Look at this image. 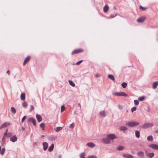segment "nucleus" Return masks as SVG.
<instances>
[{"label": "nucleus", "mask_w": 158, "mask_h": 158, "mask_svg": "<svg viewBox=\"0 0 158 158\" xmlns=\"http://www.w3.org/2000/svg\"><path fill=\"white\" fill-rule=\"evenodd\" d=\"M139 122L132 121L127 122L126 123V125L130 127H133L139 125Z\"/></svg>", "instance_id": "nucleus-1"}, {"label": "nucleus", "mask_w": 158, "mask_h": 158, "mask_svg": "<svg viewBox=\"0 0 158 158\" xmlns=\"http://www.w3.org/2000/svg\"><path fill=\"white\" fill-rule=\"evenodd\" d=\"M112 95L116 96H124L127 97V94L123 92H114L112 93Z\"/></svg>", "instance_id": "nucleus-2"}, {"label": "nucleus", "mask_w": 158, "mask_h": 158, "mask_svg": "<svg viewBox=\"0 0 158 158\" xmlns=\"http://www.w3.org/2000/svg\"><path fill=\"white\" fill-rule=\"evenodd\" d=\"M153 124L151 123H146L140 126V127L143 129H145L153 126Z\"/></svg>", "instance_id": "nucleus-3"}, {"label": "nucleus", "mask_w": 158, "mask_h": 158, "mask_svg": "<svg viewBox=\"0 0 158 158\" xmlns=\"http://www.w3.org/2000/svg\"><path fill=\"white\" fill-rule=\"evenodd\" d=\"M102 140L103 143L106 144H110L111 142L110 140H109V138L107 137L106 138H104L102 139Z\"/></svg>", "instance_id": "nucleus-4"}, {"label": "nucleus", "mask_w": 158, "mask_h": 158, "mask_svg": "<svg viewBox=\"0 0 158 158\" xmlns=\"http://www.w3.org/2000/svg\"><path fill=\"white\" fill-rule=\"evenodd\" d=\"M106 137H108L110 140H113L117 138L114 134H113L107 135Z\"/></svg>", "instance_id": "nucleus-5"}, {"label": "nucleus", "mask_w": 158, "mask_h": 158, "mask_svg": "<svg viewBox=\"0 0 158 158\" xmlns=\"http://www.w3.org/2000/svg\"><path fill=\"white\" fill-rule=\"evenodd\" d=\"M146 17H141L139 18L137 20V22L139 23H142L145 20Z\"/></svg>", "instance_id": "nucleus-6"}, {"label": "nucleus", "mask_w": 158, "mask_h": 158, "mask_svg": "<svg viewBox=\"0 0 158 158\" xmlns=\"http://www.w3.org/2000/svg\"><path fill=\"white\" fill-rule=\"evenodd\" d=\"M28 122H32L34 126H35L36 125V121L35 119L34 118H30L28 119Z\"/></svg>", "instance_id": "nucleus-7"}, {"label": "nucleus", "mask_w": 158, "mask_h": 158, "mask_svg": "<svg viewBox=\"0 0 158 158\" xmlns=\"http://www.w3.org/2000/svg\"><path fill=\"white\" fill-rule=\"evenodd\" d=\"M149 147L155 150H158V145L156 144H151L149 145Z\"/></svg>", "instance_id": "nucleus-8"}, {"label": "nucleus", "mask_w": 158, "mask_h": 158, "mask_svg": "<svg viewBox=\"0 0 158 158\" xmlns=\"http://www.w3.org/2000/svg\"><path fill=\"white\" fill-rule=\"evenodd\" d=\"M137 155L141 158H143L144 157V153L143 151L138 152L137 153Z\"/></svg>", "instance_id": "nucleus-9"}, {"label": "nucleus", "mask_w": 158, "mask_h": 158, "mask_svg": "<svg viewBox=\"0 0 158 158\" xmlns=\"http://www.w3.org/2000/svg\"><path fill=\"white\" fill-rule=\"evenodd\" d=\"M123 156L125 158H134V157L129 154H124L123 155Z\"/></svg>", "instance_id": "nucleus-10"}, {"label": "nucleus", "mask_w": 158, "mask_h": 158, "mask_svg": "<svg viewBox=\"0 0 158 158\" xmlns=\"http://www.w3.org/2000/svg\"><path fill=\"white\" fill-rule=\"evenodd\" d=\"M86 145L90 148H93L96 145L94 143L92 142H89L87 143Z\"/></svg>", "instance_id": "nucleus-11"}, {"label": "nucleus", "mask_w": 158, "mask_h": 158, "mask_svg": "<svg viewBox=\"0 0 158 158\" xmlns=\"http://www.w3.org/2000/svg\"><path fill=\"white\" fill-rule=\"evenodd\" d=\"M10 125V123L8 122L4 123L1 126V127H0V129H2L3 128L5 127H6L7 126Z\"/></svg>", "instance_id": "nucleus-12"}, {"label": "nucleus", "mask_w": 158, "mask_h": 158, "mask_svg": "<svg viewBox=\"0 0 158 158\" xmlns=\"http://www.w3.org/2000/svg\"><path fill=\"white\" fill-rule=\"evenodd\" d=\"M30 59L31 57L30 56H28L25 59L23 63L24 66L30 60Z\"/></svg>", "instance_id": "nucleus-13"}, {"label": "nucleus", "mask_w": 158, "mask_h": 158, "mask_svg": "<svg viewBox=\"0 0 158 158\" xmlns=\"http://www.w3.org/2000/svg\"><path fill=\"white\" fill-rule=\"evenodd\" d=\"M99 113L100 115L103 117H105L106 115V113L105 110L101 111Z\"/></svg>", "instance_id": "nucleus-14"}, {"label": "nucleus", "mask_w": 158, "mask_h": 158, "mask_svg": "<svg viewBox=\"0 0 158 158\" xmlns=\"http://www.w3.org/2000/svg\"><path fill=\"white\" fill-rule=\"evenodd\" d=\"M43 145L44 146V150L45 151L46 150L48 147V143L47 142H44L43 143Z\"/></svg>", "instance_id": "nucleus-15"}, {"label": "nucleus", "mask_w": 158, "mask_h": 158, "mask_svg": "<svg viewBox=\"0 0 158 158\" xmlns=\"http://www.w3.org/2000/svg\"><path fill=\"white\" fill-rule=\"evenodd\" d=\"M17 140V138L15 135L11 137L10 138V141L13 142H15Z\"/></svg>", "instance_id": "nucleus-16"}, {"label": "nucleus", "mask_w": 158, "mask_h": 158, "mask_svg": "<svg viewBox=\"0 0 158 158\" xmlns=\"http://www.w3.org/2000/svg\"><path fill=\"white\" fill-rule=\"evenodd\" d=\"M36 118L39 122H41L42 120V118L41 116L39 114H37L36 115Z\"/></svg>", "instance_id": "nucleus-17"}, {"label": "nucleus", "mask_w": 158, "mask_h": 158, "mask_svg": "<svg viewBox=\"0 0 158 158\" xmlns=\"http://www.w3.org/2000/svg\"><path fill=\"white\" fill-rule=\"evenodd\" d=\"M109 7L107 5H106L103 7V11L105 13H106L109 10Z\"/></svg>", "instance_id": "nucleus-18"}, {"label": "nucleus", "mask_w": 158, "mask_h": 158, "mask_svg": "<svg viewBox=\"0 0 158 158\" xmlns=\"http://www.w3.org/2000/svg\"><path fill=\"white\" fill-rule=\"evenodd\" d=\"M21 99L22 101H24L25 98V94L24 93H22L20 96Z\"/></svg>", "instance_id": "nucleus-19"}, {"label": "nucleus", "mask_w": 158, "mask_h": 158, "mask_svg": "<svg viewBox=\"0 0 158 158\" xmlns=\"http://www.w3.org/2000/svg\"><path fill=\"white\" fill-rule=\"evenodd\" d=\"M158 85V81H155L154 82L153 84L152 85V88L155 89H156Z\"/></svg>", "instance_id": "nucleus-20"}, {"label": "nucleus", "mask_w": 158, "mask_h": 158, "mask_svg": "<svg viewBox=\"0 0 158 158\" xmlns=\"http://www.w3.org/2000/svg\"><path fill=\"white\" fill-rule=\"evenodd\" d=\"M54 147V145L53 143L48 148V150L49 152H51L53 150Z\"/></svg>", "instance_id": "nucleus-21"}, {"label": "nucleus", "mask_w": 158, "mask_h": 158, "mask_svg": "<svg viewBox=\"0 0 158 158\" xmlns=\"http://www.w3.org/2000/svg\"><path fill=\"white\" fill-rule=\"evenodd\" d=\"M135 135L137 138H139L140 137V133L139 131L136 130L135 131Z\"/></svg>", "instance_id": "nucleus-22"}, {"label": "nucleus", "mask_w": 158, "mask_h": 158, "mask_svg": "<svg viewBox=\"0 0 158 158\" xmlns=\"http://www.w3.org/2000/svg\"><path fill=\"white\" fill-rule=\"evenodd\" d=\"M124 147L122 146H118L117 148L116 149L117 150L121 151L123 150L124 149Z\"/></svg>", "instance_id": "nucleus-23"}, {"label": "nucleus", "mask_w": 158, "mask_h": 158, "mask_svg": "<svg viewBox=\"0 0 158 158\" xmlns=\"http://www.w3.org/2000/svg\"><path fill=\"white\" fill-rule=\"evenodd\" d=\"M119 129L121 131H123L127 130V128L126 127L122 126L120 127Z\"/></svg>", "instance_id": "nucleus-24"}, {"label": "nucleus", "mask_w": 158, "mask_h": 158, "mask_svg": "<svg viewBox=\"0 0 158 158\" xmlns=\"http://www.w3.org/2000/svg\"><path fill=\"white\" fill-rule=\"evenodd\" d=\"M108 77L111 79L112 81H114L115 80V78L114 76L111 74H109L108 75Z\"/></svg>", "instance_id": "nucleus-25"}, {"label": "nucleus", "mask_w": 158, "mask_h": 158, "mask_svg": "<svg viewBox=\"0 0 158 158\" xmlns=\"http://www.w3.org/2000/svg\"><path fill=\"white\" fill-rule=\"evenodd\" d=\"M154 155V154L153 152H152L150 153H149L148 154H147V156H148V157L150 158H152L153 157Z\"/></svg>", "instance_id": "nucleus-26"}, {"label": "nucleus", "mask_w": 158, "mask_h": 158, "mask_svg": "<svg viewBox=\"0 0 158 158\" xmlns=\"http://www.w3.org/2000/svg\"><path fill=\"white\" fill-rule=\"evenodd\" d=\"M147 140L149 141H152L153 140V138L152 135H149L147 137Z\"/></svg>", "instance_id": "nucleus-27"}, {"label": "nucleus", "mask_w": 158, "mask_h": 158, "mask_svg": "<svg viewBox=\"0 0 158 158\" xmlns=\"http://www.w3.org/2000/svg\"><path fill=\"white\" fill-rule=\"evenodd\" d=\"M69 84L73 87H74L75 86V84L72 81L70 80H69Z\"/></svg>", "instance_id": "nucleus-28"}, {"label": "nucleus", "mask_w": 158, "mask_h": 158, "mask_svg": "<svg viewBox=\"0 0 158 158\" xmlns=\"http://www.w3.org/2000/svg\"><path fill=\"white\" fill-rule=\"evenodd\" d=\"M11 111L12 113H13L14 114H15L16 113V110L15 109L14 107H11Z\"/></svg>", "instance_id": "nucleus-29"}, {"label": "nucleus", "mask_w": 158, "mask_h": 158, "mask_svg": "<svg viewBox=\"0 0 158 158\" xmlns=\"http://www.w3.org/2000/svg\"><path fill=\"white\" fill-rule=\"evenodd\" d=\"M79 53V49H77L73 51L72 52V55L75 54H77Z\"/></svg>", "instance_id": "nucleus-30"}, {"label": "nucleus", "mask_w": 158, "mask_h": 158, "mask_svg": "<svg viewBox=\"0 0 158 158\" xmlns=\"http://www.w3.org/2000/svg\"><path fill=\"white\" fill-rule=\"evenodd\" d=\"M56 138V137L54 136H51L48 138V139L51 141L55 140Z\"/></svg>", "instance_id": "nucleus-31"}, {"label": "nucleus", "mask_w": 158, "mask_h": 158, "mask_svg": "<svg viewBox=\"0 0 158 158\" xmlns=\"http://www.w3.org/2000/svg\"><path fill=\"white\" fill-rule=\"evenodd\" d=\"M127 85V84L126 82H123L122 84V86L124 88H125Z\"/></svg>", "instance_id": "nucleus-32"}, {"label": "nucleus", "mask_w": 158, "mask_h": 158, "mask_svg": "<svg viewBox=\"0 0 158 158\" xmlns=\"http://www.w3.org/2000/svg\"><path fill=\"white\" fill-rule=\"evenodd\" d=\"M28 105L27 103L26 102H24L23 103V106L25 108H27Z\"/></svg>", "instance_id": "nucleus-33"}, {"label": "nucleus", "mask_w": 158, "mask_h": 158, "mask_svg": "<svg viewBox=\"0 0 158 158\" xmlns=\"http://www.w3.org/2000/svg\"><path fill=\"white\" fill-rule=\"evenodd\" d=\"M65 110V107L64 105H62L61 107V112H62Z\"/></svg>", "instance_id": "nucleus-34"}, {"label": "nucleus", "mask_w": 158, "mask_h": 158, "mask_svg": "<svg viewBox=\"0 0 158 158\" xmlns=\"http://www.w3.org/2000/svg\"><path fill=\"white\" fill-rule=\"evenodd\" d=\"M40 126L42 128V130H44L45 127V124L44 123H41L40 124Z\"/></svg>", "instance_id": "nucleus-35"}, {"label": "nucleus", "mask_w": 158, "mask_h": 158, "mask_svg": "<svg viewBox=\"0 0 158 158\" xmlns=\"http://www.w3.org/2000/svg\"><path fill=\"white\" fill-rule=\"evenodd\" d=\"M62 128V127H57L56 131V132H58L61 130Z\"/></svg>", "instance_id": "nucleus-36"}, {"label": "nucleus", "mask_w": 158, "mask_h": 158, "mask_svg": "<svg viewBox=\"0 0 158 158\" xmlns=\"http://www.w3.org/2000/svg\"><path fill=\"white\" fill-rule=\"evenodd\" d=\"M139 9H140V10H145V9H146L147 8L146 7H143L141 6H139Z\"/></svg>", "instance_id": "nucleus-37"}, {"label": "nucleus", "mask_w": 158, "mask_h": 158, "mask_svg": "<svg viewBox=\"0 0 158 158\" xmlns=\"http://www.w3.org/2000/svg\"><path fill=\"white\" fill-rule=\"evenodd\" d=\"M134 103H135V104L136 105H137L139 104V101H138V100H134Z\"/></svg>", "instance_id": "nucleus-38"}, {"label": "nucleus", "mask_w": 158, "mask_h": 158, "mask_svg": "<svg viewBox=\"0 0 158 158\" xmlns=\"http://www.w3.org/2000/svg\"><path fill=\"white\" fill-rule=\"evenodd\" d=\"M145 97L144 96L140 97L139 98V100L140 101H143Z\"/></svg>", "instance_id": "nucleus-39"}, {"label": "nucleus", "mask_w": 158, "mask_h": 158, "mask_svg": "<svg viewBox=\"0 0 158 158\" xmlns=\"http://www.w3.org/2000/svg\"><path fill=\"white\" fill-rule=\"evenodd\" d=\"M117 15V13H116L114 15H113L112 14H110V18H114V17H115Z\"/></svg>", "instance_id": "nucleus-40"}, {"label": "nucleus", "mask_w": 158, "mask_h": 158, "mask_svg": "<svg viewBox=\"0 0 158 158\" xmlns=\"http://www.w3.org/2000/svg\"><path fill=\"white\" fill-rule=\"evenodd\" d=\"M5 148H3L2 149V152H1V154H2V155H3V154H4V153L5 152Z\"/></svg>", "instance_id": "nucleus-41"}, {"label": "nucleus", "mask_w": 158, "mask_h": 158, "mask_svg": "<svg viewBox=\"0 0 158 158\" xmlns=\"http://www.w3.org/2000/svg\"><path fill=\"white\" fill-rule=\"evenodd\" d=\"M137 108L136 107H134L131 109V111L132 112L136 110Z\"/></svg>", "instance_id": "nucleus-42"}, {"label": "nucleus", "mask_w": 158, "mask_h": 158, "mask_svg": "<svg viewBox=\"0 0 158 158\" xmlns=\"http://www.w3.org/2000/svg\"><path fill=\"white\" fill-rule=\"evenodd\" d=\"M85 156V153L84 152H83L80 155V157L81 158H82L83 157H84Z\"/></svg>", "instance_id": "nucleus-43"}, {"label": "nucleus", "mask_w": 158, "mask_h": 158, "mask_svg": "<svg viewBox=\"0 0 158 158\" xmlns=\"http://www.w3.org/2000/svg\"><path fill=\"white\" fill-rule=\"evenodd\" d=\"M87 158H97V157L95 156L92 155L89 156Z\"/></svg>", "instance_id": "nucleus-44"}, {"label": "nucleus", "mask_w": 158, "mask_h": 158, "mask_svg": "<svg viewBox=\"0 0 158 158\" xmlns=\"http://www.w3.org/2000/svg\"><path fill=\"white\" fill-rule=\"evenodd\" d=\"M74 124L73 123L71 124L69 126V127L70 128H73L74 127Z\"/></svg>", "instance_id": "nucleus-45"}, {"label": "nucleus", "mask_w": 158, "mask_h": 158, "mask_svg": "<svg viewBox=\"0 0 158 158\" xmlns=\"http://www.w3.org/2000/svg\"><path fill=\"white\" fill-rule=\"evenodd\" d=\"M27 116H23V117L22 118V122L23 123L24 120L25 119Z\"/></svg>", "instance_id": "nucleus-46"}, {"label": "nucleus", "mask_w": 158, "mask_h": 158, "mask_svg": "<svg viewBox=\"0 0 158 158\" xmlns=\"http://www.w3.org/2000/svg\"><path fill=\"white\" fill-rule=\"evenodd\" d=\"M8 137H10L12 135V134L11 133H9L6 135Z\"/></svg>", "instance_id": "nucleus-47"}, {"label": "nucleus", "mask_w": 158, "mask_h": 158, "mask_svg": "<svg viewBox=\"0 0 158 158\" xmlns=\"http://www.w3.org/2000/svg\"><path fill=\"white\" fill-rule=\"evenodd\" d=\"M31 109L30 110V111H31L32 110H34V107L33 106V105H31L30 106Z\"/></svg>", "instance_id": "nucleus-48"}, {"label": "nucleus", "mask_w": 158, "mask_h": 158, "mask_svg": "<svg viewBox=\"0 0 158 158\" xmlns=\"http://www.w3.org/2000/svg\"><path fill=\"white\" fill-rule=\"evenodd\" d=\"M100 74H97L95 75V76L96 77L99 78L100 77Z\"/></svg>", "instance_id": "nucleus-49"}, {"label": "nucleus", "mask_w": 158, "mask_h": 158, "mask_svg": "<svg viewBox=\"0 0 158 158\" xmlns=\"http://www.w3.org/2000/svg\"><path fill=\"white\" fill-rule=\"evenodd\" d=\"M7 131H8V130L6 129V132L4 133V137H5L7 134Z\"/></svg>", "instance_id": "nucleus-50"}, {"label": "nucleus", "mask_w": 158, "mask_h": 158, "mask_svg": "<svg viewBox=\"0 0 158 158\" xmlns=\"http://www.w3.org/2000/svg\"><path fill=\"white\" fill-rule=\"evenodd\" d=\"M6 73L7 74H8L9 75H10V71L9 70H8L7 71Z\"/></svg>", "instance_id": "nucleus-51"}, {"label": "nucleus", "mask_w": 158, "mask_h": 158, "mask_svg": "<svg viewBox=\"0 0 158 158\" xmlns=\"http://www.w3.org/2000/svg\"><path fill=\"white\" fill-rule=\"evenodd\" d=\"M113 8L115 10H117V8L115 6H113Z\"/></svg>", "instance_id": "nucleus-52"}, {"label": "nucleus", "mask_w": 158, "mask_h": 158, "mask_svg": "<svg viewBox=\"0 0 158 158\" xmlns=\"http://www.w3.org/2000/svg\"><path fill=\"white\" fill-rule=\"evenodd\" d=\"M34 145H37V143H36V142L34 143Z\"/></svg>", "instance_id": "nucleus-53"}, {"label": "nucleus", "mask_w": 158, "mask_h": 158, "mask_svg": "<svg viewBox=\"0 0 158 158\" xmlns=\"http://www.w3.org/2000/svg\"><path fill=\"white\" fill-rule=\"evenodd\" d=\"M83 51V50H81V49H80V52H82Z\"/></svg>", "instance_id": "nucleus-54"}, {"label": "nucleus", "mask_w": 158, "mask_h": 158, "mask_svg": "<svg viewBox=\"0 0 158 158\" xmlns=\"http://www.w3.org/2000/svg\"><path fill=\"white\" fill-rule=\"evenodd\" d=\"M22 129L23 130H25V128L23 127H22Z\"/></svg>", "instance_id": "nucleus-55"}, {"label": "nucleus", "mask_w": 158, "mask_h": 158, "mask_svg": "<svg viewBox=\"0 0 158 158\" xmlns=\"http://www.w3.org/2000/svg\"><path fill=\"white\" fill-rule=\"evenodd\" d=\"M79 64V61L77 62L76 63V64Z\"/></svg>", "instance_id": "nucleus-56"}, {"label": "nucleus", "mask_w": 158, "mask_h": 158, "mask_svg": "<svg viewBox=\"0 0 158 158\" xmlns=\"http://www.w3.org/2000/svg\"><path fill=\"white\" fill-rule=\"evenodd\" d=\"M4 140H5L4 138V137H3L2 139V140L4 141Z\"/></svg>", "instance_id": "nucleus-57"}, {"label": "nucleus", "mask_w": 158, "mask_h": 158, "mask_svg": "<svg viewBox=\"0 0 158 158\" xmlns=\"http://www.w3.org/2000/svg\"><path fill=\"white\" fill-rule=\"evenodd\" d=\"M82 61V60H80V64L81 63Z\"/></svg>", "instance_id": "nucleus-58"}, {"label": "nucleus", "mask_w": 158, "mask_h": 158, "mask_svg": "<svg viewBox=\"0 0 158 158\" xmlns=\"http://www.w3.org/2000/svg\"><path fill=\"white\" fill-rule=\"evenodd\" d=\"M44 136V135H41V138H43Z\"/></svg>", "instance_id": "nucleus-59"}, {"label": "nucleus", "mask_w": 158, "mask_h": 158, "mask_svg": "<svg viewBox=\"0 0 158 158\" xmlns=\"http://www.w3.org/2000/svg\"><path fill=\"white\" fill-rule=\"evenodd\" d=\"M145 153H146V154H147V150H145Z\"/></svg>", "instance_id": "nucleus-60"}, {"label": "nucleus", "mask_w": 158, "mask_h": 158, "mask_svg": "<svg viewBox=\"0 0 158 158\" xmlns=\"http://www.w3.org/2000/svg\"><path fill=\"white\" fill-rule=\"evenodd\" d=\"M156 133H158V130L156 131Z\"/></svg>", "instance_id": "nucleus-61"}, {"label": "nucleus", "mask_w": 158, "mask_h": 158, "mask_svg": "<svg viewBox=\"0 0 158 158\" xmlns=\"http://www.w3.org/2000/svg\"><path fill=\"white\" fill-rule=\"evenodd\" d=\"M134 151H133V152H132V153H133H133H134Z\"/></svg>", "instance_id": "nucleus-62"}, {"label": "nucleus", "mask_w": 158, "mask_h": 158, "mask_svg": "<svg viewBox=\"0 0 158 158\" xmlns=\"http://www.w3.org/2000/svg\"><path fill=\"white\" fill-rule=\"evenodd\" d=\"M86 158L85 157H83V158Z\"/></svg>", "instance_id": "nucleus-63"}]
</instances>
